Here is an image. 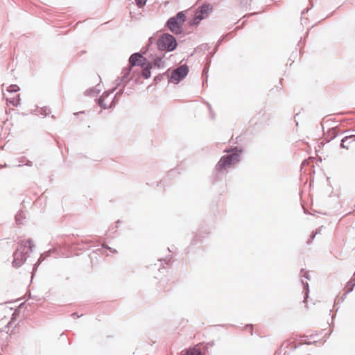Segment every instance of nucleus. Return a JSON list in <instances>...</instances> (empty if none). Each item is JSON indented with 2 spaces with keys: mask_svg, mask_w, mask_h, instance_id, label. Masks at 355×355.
I'll use <instances>...</instances> for the list:
<instances>
[{
  "mask_svg": "<svg viewBox=\"0 0 355 355\" xmlns=\"http://www.w3.org/2000/svg\"><path fill=\"white\" fill-rule=\"evenodd\" d=\"M157 47L160 51H172L178 46L175 37L169 33H163L156 42Z\"/></svg>",
  "mask_w": 355,
  "mask_h": 355,
  "instance_id": "nucleus-1",
  "label": "nucleus"
},
{
  "mask_svg": "<svg viewBox=\"0 0 355 355\" xmlns=\"http://www.w3.org/2000/svg\"><path fill=\"white\" fill-rule=\"evenodd\" d=\"M239 161V154L236 150H231V154L223 156L218 164L216 168L219 171L227 169L231 166L235 164Z\"/></svg>",
  "mask_w": 355,
  "mask_h": 355,
  "instance_id": "nucleus-2",
  "label": "nucleus"
},
{
  "mask_svg": "<svg viewBox=\"0 0 355 355\" xmlns=\"http://www.w3.org/2000/svg\"><path fill=\"white\" fill-rule=\"evenodd\" d=\"M213 8L209 4L202 5L196 12L195 16L193 20L191 21L192 25H197L200 21L206 18L209 14L212 11Z\"/></svg>",
  "mask_w": 355,
  "mask_h": 355,
  "instance_id": "nucleus-3",
  "label": "nucleus"
},
{
  "mask_svg": "<svg viewBox=\"0 0 355 355\" xmlns=\"http://www.w3.org/2000/svg\"><path fill=\"white\" fill-rule=\"evenodd\" d=\"M177 176H178V170L175 168L169 170L166 173V175L157 184V186L162 187L169 186L175 182Z\"/></svg>",
  "mask_w": 355,
  "mask_h": 355,
  "instance_id": "nucleus-4",
  "label": "nucleus"
},
{
  "mask_svg": "<svg viewBox=\"0 0 355 355\" xmlns=\"http://www.w3.org/2000/svg\"><path fill=\"white\" fill-rule=\"evenodd\" d=\"M34 248V244L33 243V241L31 239H28L25 241H22L18 243V247L15 251H20L24 255H28L29 252L33 251Z\"/></svg>",
  "mask_w": 355,
  "mask_h": 355,
  "instance_id": "nucleus-5",
  "label": "nucleus"
},
{
  "mask_svg": "<svg viewBox=\"0 0 355 355\" xmlns=\"http://www.w3.org/2000/svg\"><path fill=\"white\" fill-rule=\"evenodd\" d=\"M26 259V255H24V254L20 251H15L13 253V261L12 262V265L15 268H19L24 263Z\"/></svg>",
  "mask_w": 355,
  "mask_h": 355,
  "instance_id": "nucleus-6",
  "label": "nucleus"
},
{
  "mask_svg": "<svg viewBox=\"0 0 355 355\" xmlns=\"http://www.w3.org/2000/svg\"><path fill=\"white\" fill-rule=\"evenodd\" d=\"M166 26L175 35H178V14L170 17L166 23Z\"/></svg>",
  "mask_w": 355,
  "mask_h": 355,
  "instance_id": "nucleus-7",
  "label": "nucleus"
},
{
  "mask_svg": "<svg viewBox=\"0 0 355 355\" xmlns=\"http://www.w3.org/2000/svg\"><path fill=\"white\" fill-rule=\"evenodd\" d=\"M142 54L137 52L132 53L129 58V67H133L135 66H137L138 64H141L139 62L140 59L142 58Z\"/></svg>",
  "mask_w": 355,
  "mask_h": 355,
  "instance_id": "nucleus-8",
  "label": "nucleus"
},
{
  "mask_svg": "<svg viewBox=\"0 0 355 355\" xmlns=\"http://www.w3.org/2000/svg\"><path fill=\"white\" fill-rule=\"evenodd\" d=\"M131 70H132L131 67L125 68L123 70L122 76L119 78V79L122 80V83L123 85V87L126 85L127 83L130 80H128V78L131 72Z\"/></svg>",
  "mask_w": 355,
  "mask_h": 355,
  "instance_id": "nucleus-9",
  "label": "nucleus"
},
{
  "mask_svg": "<svg viewBox=\"0 0 355 355\" xmlns=\"http://www.w3.org/2000/svg\"><path fill=\"white\" fill-rule=\"evenodd\" d=\"M352 141H355V135L345 137L342 139L340 145L343 148H348Z\"/></svg>",
  "mask_w": 355,
  "mask_h": 355,
  "instance_id": "nucleus-10",
  "label": "nucleus"
},
{
  "mask_svg": "<svg viewBox=\"0 0 355 355\" xmlns=\"http://www.w3.org/2000/svg\"><path fill=\"white\" fill-rule=\"evenodd\" d=\"M282 347H284L287 349L293 350L297 348V344L295 339L293 338V340H288L284 341L282 343Z\"/></svg>",
  "mask_w": 355,
  "mask_h": 355,
  "instance_id": "nucleus-11",
  "label": "nucleus"
},
{
  "mask_svg": "<svg viewBox=\"0 0 355 355\" xmlns=\"http://www.w3.org/2000/svg\"><path fill=\"white\" fill-rule=\"evenodd\" d=\"M189 72V67L186 64L179 66V80L184 78Z\"/></svg>",
  "mask_w": 355,
  "mask_h": 355,
  "instance_id": "nucleus-12",
  "label": "nucleus"
},
{
  "mask_svg": "<svg viewBox=\"0 0 355 355\" xmlns=\"http://www.w3.org/2000/svg\"><path fill=\"white\" fill-rule=\"evenodd\" d=\"M142 68L143 69L141 71V76L146 79L149 78L151 76L150 69H152V65L150 64H148L146 67Z\"/></svg>",
  "mask_w": 355,
  "mask_h": 355,
  "instance_id": "nucleus-13",
  "label": "nucleus"
},
{
  "mask_svg": "<svg viewBox=\"0 0 355 355\" xmlns=\"http://www.w3.org/2000/svg\"><path fill=\"white\" fill-rule=\"evenodd\" d=\"M101 92V89H97L96 87H92L88 89H87L85 92V95L86 96H95L97 94H98Z\"/></svg>",
  "mask_w": 355,
  "mask_h": 355,
  "instance_id": "nucleus-14",
  "label": "nucleus"
},
{
  "mask_svg": "<svg viewBox=\"0 0 355 355\" xmlns=\"http://www.w3.org/2000/svg\"><path fill=\"white\" fill-rule=\"evenodd\" d=\"M19 95H17L16 97L13 98H6L7 102L15 107H17L19 105Z\"/></svg>",
  "mask_w": 355,
  "mask_h": 355,
  "instance_id": "nucleus-15",
  "label": "nucleus"
},
{
  "mask_svg": "<svg viewBox=\"0 0 355 355\" xmlns=\"http://www.w3.org/2000/svg\"><path fill=\"white\" fill-rule=\"evenodd\" d=\"M169 82L174 84H178V67L175 68L169 78Z\"/></svg>",
  "mask_w": 355,
  "mask_h": 355,
  "instance_id": "nucleus-16",
  "label": "nucleus"
},
{
  "mask_svg": "<svg viewBox=\"0 0 355 355\" xmlns=\"http://www.w3.org/2000/svg\"><path fill=\"white\" fill-rule=\"evenodd\" d=\"M45 259V257H44V254H42L40 257V258L38 259V261L36 263H35L33 265V272H32V277H33L35 271L37 270V267L39 266V265L42 262L44 261V260Z\"/></svg>",
  "mask_w": 355,
  "mask_h": 355,
  "instance_id": "nucleus-17",
  "label": "nucleus"
},
{
  "mask_svg": "<svg viewBox=\"0 0 355 355\" xmlns=\"http://www.w3.org/2000/svg\"><path fill=\"white\" fill-rule=\"evenodd\" d=\"M97 104L103 110H105L108 108L109 107L107 106L106 103H105V98H103L102 96H100L96 100Z\"/></svg>",
  "mask_w": 355,
  "mask_h": 355,
  "instance_id": "nucleus-18",
  "label": "nucleus"
},
{
  "mask_svg": "<svg viewBox=\"0 0 355 355\" xmlns=\"http://www.w3.org/2000/svg\"><path fill=\"white\" fill-rule=\"evenodd\" d=\"M186 355H201V352L199 349L192 348L187 352Z\"/></svg>",
  "mask_w": 355,
  "mask_h": 355,
  "instance_id": "nucleus-19",
  "label": "nucleus"
},
{
  "mask_svg": "<svg viewBox=\"0 0 355 355\" xmlns=\"http://www.w3.org/2000/svg\"><path fill=\"white\" fill-rule=\"evenodd\" d=\"M124 92V87L123 89H119L115 94L114 98H113V101L111 103L110 105V108L114 107L115 105V100H116V98L119 96H121V94H123Z\"/></svg>",
  "mask_w": 355,
  "mask_h": 355,
  "instance_id": "nucleus-20",
  "label": "nucleus"
},
{
  "mask_svg": "<svg viewBox=\"0 0 355 355\" xmlns=\"http://www.w3.org/2000/svg\"><path fill=\"white\" fill-rule=\"evenodd\" d=\"M19 89H20L19 87L17 86V85H11L9 87H8V88H7V91L11 94H12L14 92H17Z\"/></svg>",
  "mask_w": 355,
  "mask_h": 355,
  "instance_id": "nucleus-21",
  "label": "nucleus"
},
{
  "mask_svg": "<svg viewBox=\"0 0 355 355\" xmlns=\"http://www.w3.org/2000/svg\"><path fill=\"white\" fill-rule=\"evenodd\" d=\"M38 112L41 115H44V116H48L51 113L50 108L48 107H42Z\"/></svg>",
  "mask_w": 355,
  "mask_h": 355,
  "instance_id": "nucleus-22",
  "label": "nucleus"
},
{
  "mask_svg": "<svg viewBox=\"0 0 355 355\" xmlns=\"http://www.w3.org/2000/svg\"><path fill=\"white\" fill-rule=\"evenodd\" d=\"M161 63H162V58H159V57H157L153 62L152 64H150L152 65V67H158L159 68L161 67Z\"/></svg>",
  "mask_w": 355,
  "mask_h": 355,
  "instance_id": "nucleus-23",
  "label": "nucleus"
},
{
  "mask_svg": "<svg viewBox=\"0 0 355 355\" xmlns=\"http://www.w3.org/2000/svg\"><path fill=\"white\" fill-rule=\"evenodd\" d=\"M24 218V213L22 211L18 212L15 216V220H16L17 223H18V224L21 223V221Z\"/></svg>",
  "mask_w": 355,
  "mask_h": 355,
  "instance_id": "nucleus-24",
  "label": "nucleus"
},
{
  "mask_svg": "<svg viewBox=\"0 0 355 355\" xmlns=\"http://www.w3.org/2000/svg\"><path fill=\"white\" fill-rule=\"evenodd\" d=\"M141 64H138L137 66H140L141 67H145L147 66L148 64H150L146 58L142 56V58L140 59L139 62Z\"/></svg>",
  "mask_w": 355,
  "mask_h": 355,
  "instance_id": "nucleus-25",
  "label": "nucleus"
},
{
  "mask_svg": "<svg viewBox=\"0 0 355 355\" xmlns=\"http://www.w3.org/2000/svg\"><path fill=\"white\" fill-rule=\"evenodd\" d=\"M116 89V87H114L112 90H110V91H105L103 94H102V97L103 98H105L107 97H108L110 94H112L114 90Z\"/></svg>",
  "mask_w": 355,
  "mask_h": 355,
  "instance_id": "nucleus-26",
  "label": "nucleus"
},
{
  "mask_svg": "<svg viewBox=\"0 0 355 355\" xmlns=\"http://www.w3.org/2000/svg\"><path fill=\"white\" fill-rule=\"evenodd\" d=\"M135 1L139 8H142L146 3L147 0H135Z\"/></svg>",
  "mask_w": 355,
  "mask_h": 355,
  "instance_id": "nucleus-27",
  "label": "nucleus"
},
{
  "mask_svg": "<svg viewBox=\"0 0 355 355\" xmlns=\"http://www.w3.org/2000/svg\"><path fill=\"white\" fill-rule=\"evenodd\" d=\"M16 315H17V313H16V312H15V313L12 314V315L11 320L8 323V324H7L6 327H10L11 324L12 323V322H13L14 320H15V319H16Z\"/></svg>",
  "mask_w": 355,
  "mask_h": 355,
  "instance_id": "nucleus-28",
  "label": "nucleus"
},
{
  "mask_svg": "<svg viewBox=\"0 0 355 355\" xmlns=\"http://www.w3.org/2000/svg\"><path fill=\"white\" fill-rule=\"evenodd\" d=\"M115 84H116V86L114 87H116V89L119 87L120 85H123L122 83V80L121 79H119V78H118L116 80H115Z\"/></svg>",
  "mask_w": 355,
  "mask_h": 355,
  "instance_id": "nucleus-29",
  "label": "nucleus"
},
{
  "mask_svg": "<svg viewBox=\"0 0 355 355\" xmlns=\"http://www.w3.org/2000/svg\"><path fill=\"white\" fill-rule=\"evenodd\" d=\"M178 16H179V21H185V17H184V15L183 14V12H179Z\"/></svg>",
  "mask_w": 355,
  "mask_h": 355,
  "instance_id": "nucleus-30",
  "label": "nucleus"
},
{
  "mask_svg": "<svg viewBox=\"0 0 355 355\" xmlns=\"http://www.w3.org/2000/svg\"><path fill=\"white\" fill-rule=\"evenodd\" d=\"M157 40L154 37H150L148 40V45H151L153 43H156Z\"/></svg>",
  "mask_w": 355,
  "mask_h": 355,
  "instance_id": "nucleus-31",
  "label": "nucleus"
},
{
  "mask_svg": "<svg viewBox=\"0 0 355 355\" xmlns=\"http://www.w3.org/2000/svg\"><path fill=\"white\" fill-rule=\"evenodd\" d=\"M25 165L26 166H33V162L31 161H27L26 163H25Z\"/></svg>",
  "mask_w": 355,
  "mask_h": 355,
  "instance_id": "nucleus-32",
  "label": "nucleus"
},
{
  "mask_svg": "<svg viewBox=\"0 0 355 355\" xmlns=\"http://www.w3.org/2000/svg\"><path fill=\"white\" fill-rule=\"evenodd\" d=\"M51 253V250H48L47 252H44V257H45V258H46V257L50 256Z\"/></svg>",
  "mask_w": 355,
  "mask_h": 355,
  "instance_id": "nucleus-33",
  "label": "nucleus"
},
{
  "mask_svg": "<svg viewBox=\"0 0 355 355\" xmlns=\"http://www.w3.org/2000/svg\"><path fill=\"white\" fill-rule=\"evenodd\" d=\"M71 315H72L73 317L80 318V317H81V316L83 315V314H82V315H78V313H73L71 314Z\"/></svg>",
  "mask_w": 355,
  "mask_h": 355,
  "instance_id": "nucleus-34",
  "label": "nucleus"
},
{
  "mask_svg": "<svg viewBox=\"0 0 355 355\" xmlns=\"http://www.w3.org/2000/svg\"><path fill=\"white\" fill-rule=\"evenodd\" d=\"M102 247H103V248H105V249H107V250H110V246H108L107 244H103V245H102Z\"/></svg>",
  "mask_w": 355,
  "mask_h": 355,
  "instance_id": "nucleus-35",
  "label": "nucleus"
},
{
  "mask_svg": "<svg viewBox=\"0 0 355 355\" xmlns=\"http://www.w3.org/2000/svg\"><path fill=\"white\" fill-rule=\"evenodd\" d=\"M110 252H112V253H117V250H115V249H114V248H111V247H110Z\"/></svg>",
  "mask_w": 355,
  "mask_h": 355,
  "instance_id": "nucleus-36",
  "label": "nucleus"
},
{
  "mask_svg": "<svg viewBox=\"0 0 355 355\" xmlns=\"http://www.w3.org/2000/svg\"><path fill=\"white\" fill-rule=\"evenodd\" d=\"M25 159H26L25 157H21L20 159H19V162L20 163H24V162L25 161Z\"/></svg>",
  "mask_w": 355,
  "mask_h": 355,
  "instance_id": "nucleus-37",
  "label": "nucleus"
},
{
  "mask_svg": "<svg viewBox=\"0 0 355 355\" xmlns=\"http://www.w3.org/2000/svg\"><path fill=\"white\" fill-rule=\"evenodd\" d=\"M116 223H117V224L121 223V220H118L116 221ZM118 228H119V225H116V226H115V229H118Z\"/></svg>",
  "mask_w": 355,
  "mask_h": 355,
  "instance_id": "nucleus-38",
  "label": "nucleus"
},
{
  "mask_svg": "<svg viewBox=\"0 0 355 355\" xmlns=\"http://www.w3.org/2000/svg\"><path fill=\"white\" fill-rule=\"evenodd\" d=\"M110 231H114V232L116 231V229H115V227H110Z\"/></svg>",
  "mask_w": 355,
  "mask_h": 355,
  "instance_id": "nucleus-39",
  "label": "nucleus"
},
{
  "mask_svg": "<svg viewBox=\"0 0 355 355\" xmlns=\"http://www.w3.org/2000/svg\"><path fill=\"white\" fill-rule=\"evenodd\" d=\"M80 113H84V112H76V113H74V115H78V114H79Z\"/></svg>",
  "mask_w": 355,
  "mask_h": 355,
  "instance_id": "nucleus-40",
  "label": "nucleus"
},
{
  "mask_svg": "<svg viewBox=\"0 0 355 355\" xmlns=\"http://www.w3.org/2000/svg\"><path fill=\"white\" fill-rule=\"evenodd\" d=\"M155 80H160V78H159L157 76L155 78Z\"/></svg>",
  "mask_w": 355,
  "mask_h": 355,
  "instance_id": "nucleus-41",
  "label": "nucleus"
},
{
  "mask_svg": "<svg viewBox=\"0 0 355 355\" xmlns=\"http://www.w3.org/2000/svg\"><path fill=\"white\" fill-rule=\"evenodd\" d=\"M178 33H181V31H180V29H179V31H178Z\"/></svg>",
  "mask_w": 355,
  "mask_h": 355,
  "instance_id": "nucleus-42",
  "label": "nucleus"
}]
</instances>
